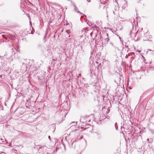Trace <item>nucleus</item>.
<instances>
[{
    "label": "nucleus",
    "instance_id": "1a4fd4ad",
    "mask_svg": "<svg viewBox=\"0 0 154 154\" xmlns=\"http://www.w3.org/2000/svg\"><path fill=\"white\" fill-rule=\"evenodd\" d=\"M99 91V89H97L96 90H94V92H98Z\"/></svg>",
    "mask_w": 154,
    "mask_h": 154
},
{
    "label": "nucleus",
    "instance_id": "f257e3e1",
    "mask_svg": "<svg viewBox=\"0 0 154 154\" xmlns=\"http://www.w3.org/2000/svg\"><path fill=\"white\" fill-rule=\"evenodd\" d=\"M80 131L79 129H75L74 131H71L70 133V135L72 136L75 140H73V142L78 141L81 140L83 137V136H80Z\"/></svg>",
    "mask_w": 154,
    "mask_h": 154
},
{
    "label": "nucleus",
    "instance_id": "6ab92c4d",
    "mask_svg": "<svg viewBox=\"0 0 154 154\" xmlns=\"http://www.w3.org/2000/svg\"><path fill=\"white\" fill-rule=\"evenodd\" d=\"M97 87L98 88H99L98 86H97Z\"/></svg>",
    "mask_w": 154,
    "mask_h": 154
},
{
    "label": "nucleus",
    "instance_id": "9d476101",
    "mask_svg": "<svg viewBox=\"0 0 154 154\" xmlns=\"http://www.w3.org/2000/svg\"><path fill=\"white\" fill-rule=\"evenodd\" d=\"M105 40L107 42H108L109 41V39L108 38H105Z\"/></svg>",
    "mask_w": 154,
    "mask_h": 154
},
{
    "label": "nucleus",
    "instance_id": "9b49d317",
    "mask_svg": "<svg viewBox=\"0 0 154 154\" xmlns=\"http://www.w3.org/2000/svg\"><path fill=\"white\" fill-rule=\"evenodd\" d=\"M81 74L80 73L79 74V75L78 76V77H79L81 76Z\"/></svg>",
    "mask_w": 154,
    "mask_h": 154
},
{
    "label": "nucleus",
    "instance_id": "dca6fc26",
    "mask_svg": "<svg viewBox=\"0 0 154 154\" xmlns=\"http://www.w3.org/2000/svg\"><path fill=\"white\" fill-rule=\"evenodd\" d=\"M2 36L3 37V38H4V35H2Z\"/></svg>",
    "mask_w": 154,
    "mask_h": 154
},
{
    "label": "nucleus",
    "instance_id": "39448f33",
    "mask_svg": "<svg viewBox=\"0 0 154 154\" xmlns=\"http://www.w3.org/2000/svg\"><path fill=\"white\" fill-rule=\"evenodd\" d=\"M74 7L75 10L76 11H77L78 13H80V14H82L81 13H80L79 11L78 8L76 7V6L75 5H74Z\"/></svg>",
    "mask_w": 154,
    "mask_h": 154
},
{
    "label": "nucleus",
    "instance_id": "4be33fe9",
    "mask_svg": "<svg viewBox=\"0 0 154 154\" xmlns=\"http://www.w3.org/2000/svg\"><path fill=\"white\" fill-rule=\"evenodd\" d=\"M1 33V32H0V33Z\"/></svg>",
    "mask_w": 154,
    "mask_h": 154
},
{
    "label": "nucleus",
    "instance_id": "aec40b11",
    "mask_svg": "<svg viewBox=\"0 0 154 154\" xmlns=\"http://www.w3.org/2000/svg\"><path fill=\"white\" fill-rule=\"evenodd\" d=\"M83 30H84V28H83Z\"/></svg>",
    "mask_w": 154,
    "mask_h": 154
},
{
    "label": "nucleus",
    "instance_id": "6e6552de",
    "mask_svg": "<svg viewBox=\"0 0 154 154\" xmlns=\"http://www.w3.org/2000/svg\"><path fill=\"white\" fill-rule=\"evenodd\" d=\"M147 140L148 141H149V143H151L153 141V140L152 139H150V140L149 141V138H148L147 139Z\"/></svg>",
    "mask_w": 154,
    "mask_h": 154
},
{
    "label": "nucleus",
    "instance_id": "20e7f679",
    "mask_svg": "<svg viewBox=\"0 0 154 154\" xmlns=\"http://www.w3.org/2000/svg\"><path fill=\"white\" fill-rule=\"evenodd\" d=\"M65 35L66 37H69L70 36L69 34V30H67L66 31V33L65 34Z\"/></svg>",
    "mask_w": 154,
    "mask_h": 154
},
{
    "label": "nucleus",
    "instance_id": "4468645a",
    "mask_svg": "<svg viewBox=\"0 0 154 154\" xmlns=\"http://www.w3.org/2000/svg\"><path fill=\"white\" fill-rule=\"evenodd\" d=\"M48 138L49 139H50V140H51V137L50 136H48Z\"/></svg>",
    "mask_w": 154,
    "mask_h": 154
},
{
    "label": "nucleus",
    "instance_id": "f8f14e48",
    "mask_svg": "<svg viewBox=\"0 0 154 154\" xmlns=\"http://www.w3.org/2000/svg\"><path fill=\"white\" fill-rule=\"evenodd\" d=\"M85 32H86V31H88V29L87 28H86L85 29Z\"/></svg>",
    "mask_w": 154,
    "mask_h": 154
},
{
    "label": "nucleus",
    "instance_id": "0eeeda50",
    "mask_svg": "<svg viewBox=\"0 0 154 154\" xmlns=\"http://www.w3.org/2000/svg\"><path fill=\"white\" fill-rule=\"evenodd\" d=\"M108 8V7L106 6H104L103 8V9L106 11V13L108 12V11H107V8Z\"/></svg>",
    "mask_w": 154,
    "mask_h": 154
},
{
    "label": "nucleus",
    "instance_id": "412c9836",
    "mask_svg": "<svg viewBox=\"0 0 154 154\" xmlns=\"http://www.w3.org/2000/svg\"><path fill=\"white\" fill-rule=\"evenodd\" d=\"M116 125V124L115 125ZM115 127H116V126L115 125Z\"/></svg>",
    "mask_w": 154,
    "mask_h": 154
},
{
    "label": "nucleus",
    "instance_id": "ddd939ff",
    "mask_svg": "<svg viewBox=\"0 0 154 154\" xmlns=\"http://www.w3.org/2000/svg\"><path fill=\"white\" fill-rule=\"evenodd\" d=\"M110 44L112 46H113V44L112 42H110Z\"/></svg>",
    "mask_w": 154,
    "mask_h": 154
},
{
    "label": "nucleus",
    "instance_id": "f3484780",
    "mask_svg": "<svg viewBox=\"0 0 154 154\" xmlns=\"http://www.w3.org/2000/svg\"><path fill=\"white\" fill-rule=\"evenodd\" d=\"M122 128H122V127H121V129H122Z\"/></svg>",
    "mask_w": 154,
    "mask_h": 154
},
{
    "label": "nucleus",
    "instance_id": "2eb2a0df",
    "mask_svg": "<svg viewBox=\"0 0 154 154\" xmlns=\"http://www.w3.org/2000/svg\"><path fill=\"white\" fill-rule=\"evenodd\" d=\"M87 0V1L88 2H90V0Z\"/></svg>",
    "mask_w": 154,
    "mask_h": 154
},
{
    "label": "nucleus",
    "instance_id": "f03ea898",
    "mask_svg": "<svg viewBox=\"0 0 154 154\" xmlns=\"http://www.w3.org/2000/svg\"><path fill=\"white\" fill-rule=\"evenodd\" d=\"M119 7L117 4L115 5L113 9V13L115 15H117L119 14Z\"/></svg>",
    "mask_w": 154,
    "mask_h": 154
},
{
    "label": "nucleus",
    "instance_id": "a211bd4d",
    "mask_svg": "<svg viewBox=\"0 0 154 154\" xmlns=\"http://www.w3.org/2000/svg\"><path fill=\"white\" fill-rule=\"evenodd\" d=\"M53 60H55L54 59H53Z\"/></svg>",
    "mask_w": 154,
    "mask_h": 154
},
{
    "label": "nucleus",
    "instance_id": "423d86ee",
    "mask_svg": "<svg viewBox=\"0 0 154 154\" xmlns=\"http://www.w3.org/2000/svg\"><path fill=\"white\" fill-rule=\"evenodd\" d=\"M4 139L0 137V143H2L4 142Z\"/></svg>",
    "mask_w": 154,
    "mask_h": 154
},
{
    "label": "nucleus",
    "instance_id": "7ed1b4c3",
    "mask_svg": "<svg viewBox=\"0 0 154 154\" xmlns=\"http://www.w3.org/2000/svg\"><path fill=\"white\" fill-rule=\"evenodd\" d=\"M129 34L131 37L133 38H135L136 37V33H133L131 30V32Z\"/></svg>",
    "mask_w": 154,
    "mask_h": 154
}]
</instances>
